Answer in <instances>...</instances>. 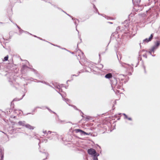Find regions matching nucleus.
<instances>
[{
    "mask_svg": "<svg viewBox=\"0 0 160 160\" xmlns=\"http://www.w3.org/2000/svg\"><path fill=\"white\" fill-rule=\"evenodd\" d=\"M74 131L75 132L77 133H78V132H80L82 134L84 135H88V134L86 132H85L84 131L81 129H75L74 130Z\"/></svg>",
    "mask_w": 160,
    "mask_h": 160,
    "instance_id": "nucleus-3",
    "label": "nucleus"
},
{
    "mask_svg": "<svg viewBox=\"0 0 160 160\" xmlns=\"http://www.w3.org/2000/svg\"><path fill=\"white\" fill-rule=\"evenodd\" d=\"M144 71H145V72H146V70H145V67H144Z\"/></svg>",
    "mask_w": 160,
    "mask_h": 160,
    "instance_id": "nucleus-11",
    "label": "nucleus"
},
{
    "mask_svg": "<svg viewBox=\"0 0 160 160\" xmlns=\"http://www.w3.org/2000/svg\"><path fill=\"white\" fill-rule=\"evenodd\" d=\"M88 154L91 155H94L96 153L95 150L93 148H90L88 149Z\"/></svg>",
    "mask_w": 160,
    "mask_h": 160,
    "instance_id": "nucleus-1",
    "label": "nucleus"
},
{
    "mask_svg": "<svg viewBox=\"0 0 160 160\" xmlns=\"http://www.w3.org/2000/svg\"><path fill=\"white\" fill-rule=\"evenodd\" d=\"M153 34L151 35L150 36L149 38H146L143 40V42H145L147 43L149 41H151L153 38Z\"/></svg>",
    "mask_w": 160,
    "mask_h": 160,
    "instance_id": "nucleus-2",
    "label": "nucleus"
},
{
    "mask_svg": "<svg viewBox=\"0 0 160 160\" xmlns=\"http://www.w3.org/2000/svg\"><path fill=\"white\" fill-rule=\"evenodd\" d=\"M112 77V74L111 73H109L105 75V77L106 78L109 79Z\"/></svg>",
    "mask_w": 160,
    "mask_h": 160,
    "instance_id": "nucleus-5",
    "label": "nucleus"
},
{
    "mask_svg": "<svg viewBox=\"0 0 160 160\" xmlns=\"http://www.w3.org/2000/svg\"><path fill=\"white\" fill-rule=\"evenodd\" d=\"M25 127L31 130H33L34 129V127L33 126H31L30 125L27 124L25 125Z\"/></svg>",
    "mask_w": 160,
    "mask_h": 160,
    "instance_id": "nucleus-4",
    "label": "nucleus"
},
{
    "mask_svg": "<svg viewBox=\"0 0 160 160\" xmlns=\"http://www.w3.org/2000/svg\"><path fill=\"white\" fill-rule=\"evenodd\" d=\"M93 160H98V159L97 158H96V157H94V158Z\"/></svg>",
    "mask_w": 160,
    "mask_h": 160,
    "instance_id": "nucleus-9",
    "label": "nucleus"
},
{
    "mask_svg": "<svg viewBox=\"0 0 160 160\" xmlns=\"http://www.w3.org/2000/svg\"><path fill=\"white\" fill-rule=\"evenodd\" d=\"M8 56L7 55L5 57L3 60V61H7L8 60Z\"/></svg>",
    "mask_w": 160,
    "mask_h": 160,
    "instance_id": "nucleus-8",
    "label": "nucleus"
},
{
    "mask_svg": "<svg viewBox=\"0 0 160 160\" xmlns=\"http://www.w3.org/2000/svg\"><path fill=\"white\" fill-rule=\"evenodd\" d=\"M86 118L87 119H89V118H87V117Z\"/></svg>",
    "mask_w": 160,
    "mask_h": 160,
    "instance_id": "nucleus-13",
    "label": "nucleus"
},
{
    "mask_svg": "<svg viewBox=\"0 0 160 160\" xmlns=\"http://www.w3.org/2000/svg\"><path fill=\"white\" fill-rule=\"evenodd\" d=\"M128 119L129 120H131V118H128Z\"/></svg>",
    "mask_w": 160,
    "mask_h": 160,
    "instance_id": "nucleus-12",
    "label": "nucleus"
},
{
    "mask_svg": "<svg viewBox=\"0 0 160 160\" xmlns=\"http://www.w3.org/2000/svg\"><path fill=\"white\" fill-rule=\"evenodd\" d=\"M124 116H125V117L127 118H127V116L125 115V114H124Z\"/></svg>",
    "mask_w": 160,
    "mask_h": 160,
    "instance_id": "nucleus-10",
    "label": "nucleus"
},
{
    "mask_svg": "<svg viewBox=\"0 0 160 160\" xmlns=\"http://www.w3.org/2000/svg\"><path fill=\"white\" fill-rule=\"evenodd\" d=\"M160 44V43L158 42H157L156 44V46L153 47L152 48V51H153L155 49V47H158Z\"/></svg>",
    "mask_w": 160,
    "mask_h": 160,
    "instance_id": "nucleus-6",
    "label": "nucleus"
},
{
    "mask_svg": "<svg viewBox=\"0 0 160 160\" xmlns=\"http://www.w3.org/2000/svg\"><path fill=\"white\" fill-rule=\"evenodd\" d=\"M18 124L22 126H25L24 122L19 121L18 122Z\"/></svg>",
    "mask_w": 160,
    "mask_h": 160,
    "instance_id": "nucleus-7",
    "label": "nucleus"
}]
</instances>
